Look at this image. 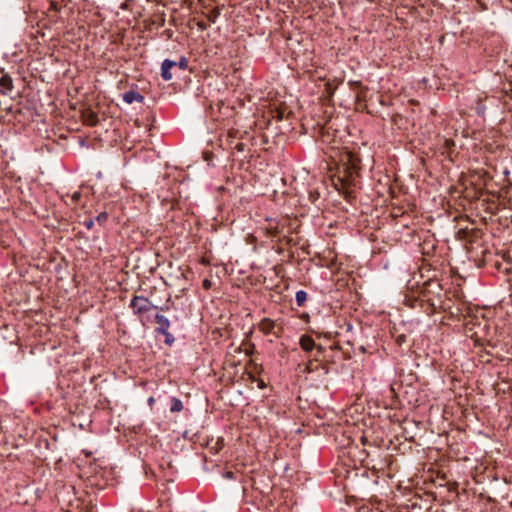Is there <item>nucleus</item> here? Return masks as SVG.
Instances as JSON below:
<instances>
[{
	"label": "nucleus",
	"instance_id": "1",
	"mask_svg": "<svg viewBox=\"0 0 512 512\" xmlns=\"http://www.w3.org/2000/svg\"><path fill=\"white\" fill-rule=\"evenodd\" d=\"M334 148L339 151V159L333 183L335 188L348 198L352 191V151L346 145Z\"/></svg>",
	"mask_w": 512,
	"mask_h": 512
},
{
	"label": "nucleus",
	"instance_id": "2",
	"mask_svg": "<svg viewBox=\"0 0 512 512\" xmlns=\"http://www.w3.org/2000/svg\"><path fill=\"white\" fill-rule=\"evenodd\" d=\"M336 441L338 442L340 453L338 456V465L336 468L337 472V482L339 485L343 487V490H346L348 487V481L350 477V467L352 458L350 456V445L351 440L350 437L347 439H339L336 438Z\"/></svg>",
	"mask_w": 512,
	"mask_h": 512
},
{
	"label": "nucleus",
	"instance_id": "3",
	"mask_svg": "<svg viewBox=\"0 0 512 512\" xmlns=\"http://www.w3.org/2000/svg\"><path fill=\"white\" fill-rule=\"evenodd\" d=\"M130 306L135 314H141L156 308L146 297L134 296L131 300Z\"/></svg>",
	"mask_w": 512,
	"mask_h": 512
},
{
	"label": "nucleus",
	"instance_id": "4",
	"mask_svg": "<svg viewBox=\"0 0 512 512\" xmlns=\"http://www.w3.org/2000/svg\"><path fill=\"white\" fill-rule=\"evenodd\" d=\"M156 323L158 324L157 332L161 333L165 337H171V334L168 332L170 327V321L167 317L161 314H157L155 316Z\"/></svg>",
	"mask_w": 512,
	"mask_h": 512
},
{
	"label": "nucleus",
	"instance_id": "5",
	"mask_svg": "<svg viewBox=\"0 0 512 512\" xmlns=\"http://www.w3.org/2000/svg\"><path fill=\"white\" fill-rule=\"evenodd\" d=\"M177 66V62L166 59L163 61L161 66V76L164 80L169 81L172 79L171 69Z\"/></svg>",
	"mask_w": 512,
	"mask_h": 512
},
{
	"label": "nucleus",
	"instance_id": "6",
	"mask_svg": "<svg viewBox=\"0 0 512 512\" xmlns=\"http://www.w3.org/2000/svg\"><path fill=\"white\" fill-rule=\"evenodd\" d=\"M123 100L127 104H132L134 101L142 103L144 101V96L141 95L139 92H136L134 90H129L123 94Z\"/></svg>",
	"mask_w": 512,
	"mask_h": 512
},
{
	"label": "nucleus",
	"instance_id": "7",
	"mask_svg": "<svg viewBox=\"0 0 512 512\" xmlns=\"http://www.w3.org/2000/svg\"><path fill=\"white\" fill-rule=\"evenodd\" d=\"M13 88L12 79L7 74H2L0 76V92L3 94H7Z\"/></svg>",
	"mask_w": 512,
	"mask_h": 512
},
{
	"label": "nucleus",
	"instance_id": "8",
	"mask_svg": "<svg viewBox=\"0 0 512 512\" xmlns=\"http://www.w3.org/2000/svg\"><path fill=\"white\" fill-rule=\"evenodd\" d=\"M300 346L304 351L309 352L315 347V341L312 337L303 335L300 338Z\"/></svg>",
	"mask_w": 512,
	"mask_h": 512
},
{
	"label": "nucleus",
	"instance_id": "9",
	"mask_svg": "<svg viewBox=\"0 0 512 512\" xmlns=\"http://www.w3.org/2000/svg\"><path fill=\"white\" fill-rule=\"evenodd\" d=\"M259 330L262 331L265 334H269L272 332L274 328V322L268 318H265L260 321L258 324Z\"/></svg>",
	"mask_w": 512,
	"mask_h": 512
},
{
	"label": "nucleus",
	"instance_id": "10",
	"mask_svg": "<svg viewBox=\"0 0 512 512\" xmlns=\"http://www.w3.org/2000/svg\"><path fill=\"white\" fill-rule=\"evenodd\" d=\"M182 409H183L182 401L176 397H173L171 399L170 411L171 412H180V411H182Z\"/></svg>",
	"mask_w": 512,
	"mask_h": 512
},
{
	"label": "nucleus",
	"instance_id": "11",
	"mask_svg": "<svg viewBox=\"0 0 512 512\" xmlns=\"http://www.w3.org/2000/svg\"><path fill=\"white\" fill-rule=\"evenodd\" d=\"M295 299L298 306H303L307 299V293L303 290H299L296 292Z\"/></svg>",
	"mask_w": 512,
	"mask_h": 512
},
{
	"label": "nucleus",
	"instance_id": "12",
	"mask_svg": "<svg viewBox=\"0 0 512 512\" xmlns=\"http://www.w3.org/2000/svg\"><path fill=\"white\" fill-rule=\"evenodd\" d=\"M267 234L271 236H276L279 234V229L277 225H270L266 228Z\"/></svg>",
	"mask_w": 512,
	"mask_h": 512
},
{
	"label": "nucleus",
	"instance_id": "13",
	"mask_svg": "<svg viewBox=\"0 0 512 512\" xmlns=\"http://www.w3.org/2000/svg\"><path fill=\"white\" fill-rule=\"evenodd\" d=\"M108 218V215L106 212H101L97 217H96V220L100 223V224H103L105 223V221L107 220Z\"/></svg>",
	"mask_w": 512,
	"mask_h": 512
},
{
	"label": "nucleus",
	"instance_id": "14",
	"mask_svg": "<svg viewBox=\"0 0 512 512\" xmlns=\"http://www.w3.org/2000/svg\"><path fill=\"white\" fill-rule=\"evenodd\" d=\"M81 196H82L81 192H79V191L74 192L71 196L72 202L77 203L81 199Z\"/></svg>",
	"mask_w": 512,
	"mask_h": 512
},
{
	"label": "nucleus",
	"instance_id": "15",
	"mask_svg": "<svg viewBox=\"0 0 512 512\" xmlns=\"http://www.w3.org/2000/svg\"><path fill=\"white\" fill-rule=\"evenodd\" d=\"M212 286V282L209 280V279H204L203 282H202V287L205 289V290H209Z\"/></svg>",
	"mask_w": 512,
	"mask_h": 512
},
{
	"label": "nucleus",
	"instance_id": "16",
	"mask_svg": "<svg viewBox=\"0 0 512 512\" xmlns=\"http://www.w3.org/2000/svg\"><path fill=\"white\" fill-rule=\"evenodd\" d=\"M177 65L179 66V68L185 70L187 68V61L185 58H182L178 63Z\"/></svg>",
	"mask_w": 512,
	"mask_h": 512
},
{
	"label": "nucleus",
	"instance_id": "17",
	"mask_svg": "<svg viewBox=\"0 0 512 512\" xmlns=\"http://www.w3.org/2000/svg\"><path fill=\"white\" fill-rule=\"evenodd\" d=\"M84 226L87 228V229H92V227L94 226V220L90 219V220H86L84 223Z\"/></svg>",
	"mask_w": 512,
	"mask_h": 512
},
{
	"label": "nucleus",
	"instance_id": "18",
	"mask_svg": "<svg viewBox=\"0 0 512 512\" xmlns=\"http://www.w3.org/2000/svg\"><path fill=\"white\" fill-rule=\"evenodd\" d=\"M235 149L239 152H242L244 151L245 149V144L242 143V142H238L236 145H235Z\"/></svg>",
	"mask_w": 512,
	"mask_h": 512
},
{
	"label": "nucleus",
	"instance_id": "19",
	"mask_svg": "<svg viewBox=\"0 0 512 512\" xmlns=\"http://www.w3.org/2000/svg\"><path fill=\"white\" fill-rule=\"evenodd\" d=\"M173 341H174V338H173V336H172V335H171V337H166V340H165V342H166V343L170 344V343H172Z\"/></svg>",
	"mask_w": 512,
	"mask_h": 512
},
{
	"label": "nucleus",
	"instance_id": "20",
	"mask_svg": "<svg viewBox=\"0 0 512 512\" xmlns=\"http://www.w3.org/2000/svg\"><path fill=\"white\" fill-rule=\"evenodd\" d=\"M405 341V336L401 335L398 337V342H403Z\"/></svg>",
	"mask_w": 512,
	"mask_h": 512
},
{
	"label": "nucleus",
	"instance_id": "21",
	"mask_svg": "<svg viewBox=\"0 0 512 512\" xmlns=\"http://www.w3.org/2000/svg\"><path fill=\"white\" fill-rule=\"evenodd\" d=\"M149 404L152 405L154 403V398L153 397H150L149 400H148Z\"/></svg>",
	"mask_w": 512,
	"mask_h": 512
},
{
	"label": "nucleus",
	"instance_id": "22",
	"mask_svg": "<svg viewBox=\"0 0 512 512\" xmlns=\"http://www.w3.org/2000/svg\"><path fill=\"white\" fill-rule=\"evenodd\" d=\"M259 386H260L261 388H263L265 385H264V383H263V382H261V383L259 384Z\"/></svg>",
	"mask_w": 512,
	"mask_h": 512
},
{
	"label": "nucleus",
	"instance_id": "23",
	"mask_svg": "<svg viewBox=\"0 0 512 512\" xmlns=\"http://www.w3.org/2000/svg\"><path fill=\"white\" fill-rule=\"evenodd\" d=\"M227 476H228V477H231V476H232V473H231V472H228V473H227Z\"/></svg>",
	"mask_w": 512,
	"mask_h": 512
},
{
	"label": "nucleus",
	"instance_id": "24",
	"mask_svg": "<svg viewBox=\"0 0 512 512\" xmlns=\"http://www.w3.org/2000/svg\"><path fill=\"white\" fill-rule=\"evenodd\" d=\"M357 512H362V510H361V509H359V510H357Z\"/></svg>",
	"mask_w": 512,
	"mask_h": 512
}]
</instances>
